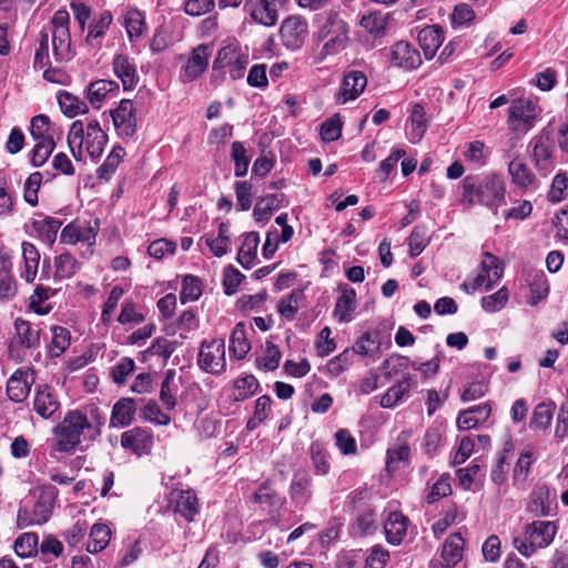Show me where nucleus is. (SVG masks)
<instances>
[{
	"mask_svg": "<svg viewBox=\"0 0 568 568\" xmlns=\"http://www.w3.org/2000/svg\"><path fill=\"white\" fill-rule=\"evenodd\" d=\"M104 410L95 403L83 409L69 410L52 428L50 448L52 452L74 454L83 442H92L102 434Z\"/></svg>",
	"mask_w": 568,
	"mask_h": 568,
	"instance_id": "f257e3e1",
	"label": "nucleus"
},
{
	"mask_svg": "<svg viewBox=\"0 0 568 568\" xmlns=\"http://www.w3.org/2000/svg\"><path fill=\"white\" fill-rule=\"evenodd\" d=\"M462 201L471 206L480 204L494 210L505 204L506 186L496 174L468 175L462 182Z\"/></svg>",
	"mask_w": 568,
	"mask_h": 568,
	"instance_id": "f03ea898",
	"label": "nucleus"
},
{
	"mask_svg": "<svg viewBox=\"0 0 568 568\" xmlns=\"http://www.w3.org/2000/svg\"><path fill=\"white\" fill-rule=\"evenodd\" d=\"M557 532L554 521L535 520L526 525L524 536L514 537L515 548L525 557H530L537 548L548 547Z\"/></svg>",
	"mask_w": 568,
	"mask_h": 568,
	"instance_id": "7ed1b4c3",
	"label": "nucleus"
},
{
	"mask_svg": "<svg viewBox=\"0 0 568 568\" xmlns=\"http://www.w3.org/2000/svg\"><path fill=\"white\" fill-rule=\"evenodd\" d=\"M79 139L81 145H85V150L92 160L101 158L106 143V133L98 120L88 123L85 134L82 122L74 121L69 131L68 142L71 145Z\"/></svg>",
	"mask_w": 568,
	"mask_h": 568,
	"instance_id": "20e7f679",
	"label": "nucleus"
},
{
	"mask_svg": "<svg viewBox=\"0 0 568 568\" xmlns=\"http://www.w3.org/2000/svg\"><path fill=\"white\" fill-rule=\"evenodd\" d=\"M58 496V490L52 485H43L39 488L38 499L30 514L27 509L20 508L18 511V523L21 526L42 525L51 516Z\"/></svg>",
	"mask_w": 568,
	"mask_h": 568,
	"instance_id": "39448f33",
	"label": "nucleus"
},
{
	"mask_svg": "<svg viewBox=\"0 0 568 568\" xmlns=\"http://www.w3.org/2000/svg\"><path fill=\"white\" fill-rule=\"evenodd\" d=\"M503 274L504 266L498 257L486 252L483 255L478 274L471 282H464L460 288L468 294L476 292L480 287H485L486 291H489L501 278Z\"/></svg>",
	"mask_w": 568,
	"mask_h": 568,
	"instance_id": "423d86ee",
	"label": "nucleus"
},
{
	"mask_svg": "<svg viewBox=\"0 0 568 568\" xmlns=\"http://www.w3.org/2000/svg\"><path fill=\"white\" fill-rule=\"evenodd\" d=\"M100 230V221L94 220H74L65 225L60 235V241L65 244H77L79 242L87 243L88 248L83 256L89 257L92 255V246L95 244V237Z\"/></svg>",
	"mask_w": 568,
	"mask_h": 568,
	"instance_id": "0eeeda50",
	"label": "nucleus"
},
{
	"mask_svg": "<svg viewBox=\"0 0 568 568\" xmlns=\"http://www.w3.org/2000/svg\"><path fill=\"white\" fill-rule=\"evenodd\" d=\"M69 13L58 10L47 30L51 36V45L57 61H67L71 58V39L69 32Z\"/></svg>",
	"mask_w": 568,
	"mask_h": 568,
	"instance_id": "6e6552de",
	"label": "nucleus"
},
{
	"mask_svg": "<svg viewBox=\"0 0 568 568\" xmlns=\"http://www.w3.org/2000/svg\"><path fill=\"white\" fill-rule=\"evenodd\" d=\"M250 62L246 51H243L239 43L233 42L222 47L213 62L214 70L227 68L230 77L233 80L243 78L245 69Z\"/></svg>",
	"mask_w": 568,
	"mask_h": 568,
	"instance_id": "1a4fd4ad",
	"label": "nucleus"
},
{
	"mask_svg": "<svg viewBox=\"0 0 568 568\" xmlns=\"http://www.w3.org/2000/svg\"><path fill=\"white\" fill-rule=\"evenodd\" d=\"M539 114L538 105L530 99H516L508 109L507 124L514 132H527L534 128Z\"/></svg>",
	"mask_w": 568,
	"mask_h": 568,
	"instance_id": "9d476101",
	"label": "nucleus"
},
{
	"mask_svg": "<svg viewBox=\"0 0 568 568\" xmlns=\"http://www.w3.org/2000/svg\"><path fill=\"white\" fill-rule=\"evenodd\" d=\"M200 368L212 375H220L225 371L224 339L203 341L197 355Z\"/></svg>",
	"mask_w": 568,
	"mask_h": 568,
	"instance_id": "9b49d317",
	"label": "nucleus"
},
{
	"mask_svg": "<svg viewBox=\"0 0 568 568\" xmlns=\"http://www.w3.org/2000/svg\"><path fill=\"white\" fill-rule=\"evenodd\" d=\"M322 32L327 38L323 45L324 54H334L343 50L348 42L347 23L339 18L338 13L331 11L323 26Z\"/></svg>",
	"mask_w": 568,
	"mask_h": 568,
	"instance_id": "f8f14e48",
	"label": "nucleus"
},
{
	"mask_svg": "<svg viewBox=\"0 0 568 568\" xmlns=\"http://www.w3.org/2000/svg\"><path fill=\"white\" fill-rule=\"evenodd\" d=\"M244 11L257 24L274 27L278 20V0H245Z\"/></svg>",
	"mask_w": 568,
	"mask_h": 568,
	"instance_id": "ddd939ff",
	"label": "nucleus"
},
{
	"mask_svg": "<svg viewBox=\"0 0 568 568\" xmlns=\"http://www.w3.org/2000/svg\"><path fill=\"white\" fill-rule=\"evenodd\" d=\"M307 22L297 16L286 18L280 28V36L283 45L293 51L303 45L307 37Z\"/></svg>",
	"mask_w": 568,
	"mask_h": 568,
	"instance_id": "4468645a",
	"label": "nucleus"
},
{
	"mask_svg": "<svg viewBox=\"0 0 568 568\" xmlns=\"http://www.w3.org/2000/svg\"><path fill=\"white\" fill-rule=\"evenodd\" d=\"M532 158L536 169L544 175L550 173L555 166L554 145L550 134L542 131L531 141Z\"/></svg>",
	"mask_w": 568,
	"mask_h": 568,
	"instance_id": "2eb2a0df",
	"label": "nucleus"
},
{
	"mask_svg": "<svg viewBox=\"0 0 568 568\" xmlns=\"http://www.w3.org/2000/svg\"><path fill=\"white\" fill-rule=\"evenodd\" d=\"M388 59L393 67L404 70H414L422 64L419 51L404 40L395 42L389 48Z\"/></svg>",
	"mask_w": 568,
	"mask_h": 568,
	"instance_id": "dca6fc26",
	"label": "nucleus"
},
{
	"mask_svg": "<svg viewBox=\"0 0 568 568\" xmlns=\"http://www.w3.org/2000/svg\"><path fill=\"white\" fill-rule=\"evenodd\" d=\"M16 336L9 345V353L12 357L20 356L18 345L27 348H36L40 344V331L31 326L28 321L17 318L14 321Z\"/></svg>",
	"mask_w": 568,
	"mask_h": 568,
	"instance_id": "f3484780",
	"label": "nucleus"
},
{
	"mask_svg": "<svg viewBox=\"0 0 568 568\" xmlns=\"http://www.w3.org/2000/svg\"><path fill=\"white\" fill-rule=\"evenodd\" d=\"M154 444L152 432L141 427H134L121 435V446L130 449L138 456L146 455Z\"/></svg>",
	"mask_w": 568,
	"mask_h": 568,
	"instance_id": "a211bd4d",
	"label": "nucleus"
},
{
	"mask_svg": "<svg viewBox=\"0 0 568 568\" xmlns=\"http://www.w3.org/2000/svg\"><path fill=\"white\" fill-rule=\"evenodd\" d=\"M367 85V78L364 72L351 70L344 74L339 91L336 95L338 103H346L357 99Z\"/></svg>",
	"mask_w": 568,
	"mask_h": 568,
	"instance_id": "6ab92c4d",
	"label": "nucleus"
},
{
	"mask_svg": "<svg viewBox=\"0 0 568 568\" xmlns=\"http://www.w3.org/2000/svg\"><path fill=\"white\" fill-rule=\"evenodd\" d=\"M30 369H17L7 382V396L14 403H22L27 399L33 383Z\"/></svg>",
	"mask_w": 568,
	"mask_h": 568,
	"instance_id": "aec40b11",
	"label": "nucleus"
},
{
	"mask_svg": "<svg viewBox=\"0 0 568 568\" xmlns=\"http://www.w3.org/2000/svg\"><path fill=\"white\" fill-rule=\"evenodd\" d=\"M113 125L121 136H131L135 132V118L133 113V103L131 100L123 99L120 105L109 112Z\"/></svg>",
	"mask_w": 568,
	"mask_h": 568,
	"instance_id": "412c9836",
	"label": "nucleus"
},
{
	"mask_svg": "<svg viewBox=\"0 0 568 568\" xmlns=\"http://www.w3.org/2000/svg\"><path fill=\"white\" fill-rule=\"evenodd\" d=\"M526 510L535 517H547L554 515L550 489L546 485L536 486L529 495Z\"/></svg>",
	"mask_w": 568,
	"mask_h": 568,
	"instance_id": "4be33fe9",
	"label": "nucleus"
},
{
	"mask_svg": "<svg viewBox=\"0 0 568 568\" xmlns=\"http://www.w3.org/2000/svg\"><path fill=\"white\" fill-rule=\"evenodd\" d=\"M209 52L207 47L200 44L193 49L192 54L186 61L182 72L181 79L183 82H191L199 78L207 68Z\"/></svg>",
	"mask_w": 568,
	"mask_h": 568,
	"instance_id": "5701e85b",
	"label": "nucleus"
},
{
	"mask_svg": "<svg viewBox=\"0 0 568 568\" xmlns=\"http://www.w3.org/2000/svg\"><path fill=\"white\" fill-rule=\"evenodd\" d=\"M172 501L174 503V513L179 514L187 521H193L199 513V501L193 490H176L172 493Z\"/></svg>",
	"mask_w": 568,
	"mask_h": 568,
	"instance_id": "b1692460",
	"label": "nucleus"
},
{
	"mask_svg": "<svg viewBox=\"0 0 568 568\" xmlns=\"http://www.w3.org/2000/svg\"><path fill=\"white\" fill-rule=\"evenodd\" d=\"M491 414L489 403H481L467 409L460 410L457 416V425L460 429L467 430L485 423Z\"/></svg>",
	"mask_w": 568,
	"mask_h": 568,
	"instance_id": "393cba45",
	"label": "nucleus"
},
{
	"mask_svg": "<svg viewBox=\"0 0 568 568\" xmlns=\"http://www.w3.org/2000/svg\"><path fill=\"white\" fill-rule=\"evenodd\" d=\"M60 407L52 389L48 385H41L37 388L33 409L44 419L50 418Z\"/></svg>",
	"mask_w": 568,
	"mask_h": 568,
	"instance_id": "a878e982",
	"label": "nucleus"
},
{
	"mask_svg": "<svg viewBox=\"0 0 568 568\" xmlns=\"http://www.w3.org/2000/svg\"><path fill=\"white\" fill-rule=\"evenodd\" d=\"M443 41L444 34L439 26H428L418 32V42L427 60L435 57Z\"/></svg>",
	"mask_w": 568,
	"mask_h": 568,
	"instance_id": "bb28decb",
	"label": "nucleus"
},
{
	"mask_svg": "<svg viewBox=\"0 0 568 568\" xmlns=\"http://www.w3.org/2000/svg\"><path fill=\"white\" fill-rule=\"evenodd\" d=\"M339 291L341 296L335 304L334 317L337 318L338 322L348 323L352 321L351 314L356 307V292L346 284L341 285Z\"/></svg>",
	"mask_w": 568,
	"mask_h": 568,
	"instance_id": "cd10ccee",
	"label": "nucleus"
},
{
	"mask_svg": "<svg viewBox=\"0 0 568 568\" xmlns=\"http://www.w3.org/2000/svg\"><path fill=\"white\" fill-rule=\"evenodd\" d=\"M292 501L303 508L312 498V478L307 474H295L290 485Z\"/></svg>",
	"mask_w": 568,
	"mask_h": 568,
	"instance_id": "c85d7f7f",
	"label": "nucleus"
},
{
	"mask_svg": "<svg viewBox=\"0 0 568 568\" xmlns=\"http://www.w3.org/2000/svg\"><path fill=\"white\" fill-rule=\"evenodd\" d=\"M408 518L399 511H390L385 524L384 530L386 539L392 545H399L407 531Z\"/></svg>",
	"mask_w": 568,
	"mask_h": 568,
	"instance_id": "c756f323",
	"label": "nucleus"
},
{
	"mask_svg": "<svg viewBox=\"0 0 568 568\" xmlns=\"http://www.w3.org/2000/svg\"><path fill=\"white\" fill-rule=\"evenodd\" d=\"M113 72L121 80L123 89L131 90L136 85L138 75L134 63L128 55L118 54L113 59Z\"/></svg>",
	"mask_w": 568,
	"mask_h": 568,
	"instance_id": "7c9ffc66",
	"label": "nucleus"
},
{
	"mask_svg": "<svg viewBox=\"0 0 568 568\" xmlns=\"http://www.w3.org/2000/svg\"><path fill=\"white\" fill-rule=\"evenodd\" d=\"M413 386L412 376L406 374L398 383L387 389L381 398V406L393 408L409 393Z\"/></svg>",
	"mask_w": 568,
	"mask_h": 568,
	"instance_id": "2f4dec72",
	"label": "nucleus"
},
{
	"mask_svg": "<svg viewBox=\"0 0 568 568\" xmlns=\"http://www.w3.org/2000/svg\"><path fill=\"white\" fill-rule=\"evenodd\" d=\"M508 172L513 183L523 190H527L536 183L535 174L527 164L519 159H514L509 162Z\"/></svg>",
	"mask_w": 568,
	"mask_h": 568,
	"instance_id": "473e14b6",
	"label": "nucleus"
},
{
	"mask_svg": "<svg viewBox=\"0 0 568 568\" xmlns=\"http://www.w3.org/2000/svg\"><path fill=\"white\" fill-rule=\"evenodd\" d=\"M464 539L460 534L450 535L442 550V558L446 568H455L463 558Z\"/></svg>",
	"mask_w": 568,
	"mask_h": 568,
	"instance_id": "72a5a7b5",
	"label": "nucleus"
},
{
	"mask_svg": "<svg viewBox=\"0 0 568 568\" xmlns=\"http://www.w3.org/2000/svg\"><path fill=\"white\" fill-rule=\"evenodd\" d=\"M253 500L256 504L267 505L272 508V519L275 521L278 520V509L282 508L285 504V498L281 497L277 493H275L271 487L264 483L261 485L258 490L254 494Z\"/></svg>",
	"mask_w": 568,
	"mask_h": 568,
	"instance_id": "f704fd0d",
	"label": "nucleus"
},
{
	"mask_svg": "<svg viewBox=\"0 0 568 568\" xmlns=\"http://www.w3.org/2000/svg\"><path fill=\"white\" fill-rule=\"evenodd\" d=\"M30 134L36 142L43 140H54L58 129L51 123L44 114H38L31 119Z\"/></svg>",
	"mask_w": 568,
	"mask_h": 568,
	"instance_id": "c9c22d12",
	"label": "nucleus"
},
{
	"mask_svg": "<svg viewBox=\"0 0 568 568\" xmlns=\"http://www.w3.org/2000/svg\"><path fill=\"white\" fill-rule=\"evenodd\" d=\"M409 121H410L409 140L413 143H417L422 140V138L424 136V134L428 128V119L426 118V112L422 104L415 103L412 106Z\"/></svg>",
	"mask_w": 568,
	"mask_h": 568,
	"instance_id": "e433bc0d",
	"label": "nucleus"
},
{
	"mask_svg": "<svg viewBox=\"0 0 568 568\" xmlns=\"http://www.w3.org/2000/svg\"><path fill=\"white\" fill-rule=\"evenodd\" d=\"M22 257L24 261V271L21 276L28 283H32L38 273V266L40 262V254L37 247L30 242H23L22 245Z\"/></svg>",
	"mask_w": 568,
	"mask_h": 568,
	"instance_id": "4c0bfd02",
	"label": "nucleus"
},
{
	"mask_svg": "<svg viewBox=\"0 0 568 568\" xmlns=\"http://www.w3.org/2000/svg\"><path fill=\"white\" fill-rule=\"evenodd\" d=\"M61 225L62 222L52 216H44L43 219L32 222L33 230L39 234L40 239L49 245L55 242Z\"/></svg>",
	"mask_w": 568,
	"mask_h": 568,
	"instance_id": "58836bf2",
	"label": "nucleus"
},
{
	"mask_svg": "<svg viewBox=\"0 0 568 568\" xmlns=\"http://www.w3.org/2000/svg\"><path fill=\"white\" fill-rule=\"evenodd\" d=\"M529 285V298L528 303L531 306L537 305L540 301L547 297L549 292V285L546 278V275L542 271H536L529 274L528 278Z\"/></svg>",
	"mask_w": 568,
	"mask_h": 568,
	"instance_id": "ea45409f",
	"label": "nucleus"
},
{
	"mask_svg": "<svg viewBox=\"0 0 568 568\" xmlns=\"http://www.w3.org/2000/svg\"><path fill=\"white\" fill-rule=\"evenodd\" d=\"M135 410L136 406L132 398H121L113 406L111 423L113 425L126 426L133 420Z\"/></svg>",
	"mask_w": 568,
	"mask_h": 568,
	"instance_id": "a19ab883",
	"label": "nucleus"
},
{
	"mask_svg": "<svg viewBox=\"0 0 568 568\" xmlns=\"http://www.w3.org/2000/svg\"><path fill=\"white\" fill-rule=\"evenodd\" d=\"M260 243V236L256 232H250L244 235L243 243L237 253V262L244 267L250 268L256 257V250Z\"/></svg>",
	"mask_w": 568,
	"mask_h": 568,
	"instance_id": "79ce46f5",
	"label": "nucleus"
},
{
	"mask_svg": "<svg viewBox=\"0 0 568 568\" xmlns=\"http://www.w3.org/2000/svg\"><path fill=\"white\" fill-rule=\"evenodd\" d=\"M556 404L554 402H542L536 405L530 419L531 429H547L552 420Z\"/></svg>",
	"mask_w": 568,
	"mask_h": 568,
	"instance_id": "37998d69",
	"label": "nucleus"
},
{
	"mask_svg": "<svg viewBox=\"0 0 568 568\" xmlns=\"http://www.w3.org/2000/svg\"><path fill=\"white\" fill-rule=\"evenodd\" d=\"M251 344L246 338L245 325L240 322L235 325L230 337V351L235 358L242 359L250 352Z\"/></svg>",
	"mask_w": 568,
	"mask_h": 568,
	"instance_id": "c03bdc74",
	"label": "nucleus"
},
{
	"mask_svg": "<svg viewBox=\"0 0 568 568\" xmlns=\"http://www.w3.org/2000/svg\"><path fill=\"white\" fill-rule=\"evenodd\" d=\"M128 37L130 41L138 40L145 28V19L141 11L136 9H131L125 12L123 16V22Z\"/></svg>",
	"mask_w": 568,
	"mask_h": 568,
	"instance_id": "a18cd8bd",
	"label": "nucleus"
},
{
	"mask_svg": "<svg viewBox=\"0 0 568 568\" xmlns=\"http://www.w3.org/2000/svg\"><path fill=\"white\" fill-rule=\"evenodd\" d=\"M61 111L69 118L88 111L87 103L67 91H59L57 94Z\"/></svg>",
	"mask_w": 568,
	"mask_h": 568,
	"instance_id": "49530a36",
	"label": "nucleus"
},
{
	"mask_svg": "<svg viewBox=\"0 0 568 568\" xmlns=\"http://www.w3.org/2000/svg\"><path fill=\"white\" fill-rule=\"evenodd\" d=\"M258 381L253 375H245L234 381L232 399L243 402L255 394L258 388Z\"/></svg>",
	"mask_w": 568,
	"mask_h": 568,
	"instance_id": "de8ad7c7",
	"label": "nucleus"
},
{
	"mask_svg": "<svg viewBox=\"0 0 568 568\" xmlns=\"http://www.w3.org/2000/svg\"><path fill=\"white\" fill-rule=\"evenodd\" d=\"M381 343L377 333L365 332L356 341L351 352L362 356H374L379 353Z\"/></svg>",
	"mask_w": 568,
	"mask_h": 568,
	"instance_id": "09e8293b",
	"label": "nucleus"
},
{
	"mask_svg": "<svg viewBox=\"0 0 568 568\" xmlns=\"http://www.w3.org/2000/svg\"><path fill=\"white\" fill-rule=\"evenodd\" d=\"M14 551L21 558L37 556L39 552V538L34 532H24L14 541Z\"/></svg>",
	"mask_w": 568,
	"mask_h": 568,
	"instance_id": "8fccbe9b",
	"label": "nucleus"
},
{
	"mask_svg": "<svg viewBox=\"0 0 568 568\" xmlns=\"http://www.w3.org/2000/svg\"><path fill=\"white\" fill-rule=\"evenodd\" d=\"M80 262L69 252L61 253L55 257V276L70 278L80 270Z\"/></svg>",
	"mask_w": 568,
	"mask_h": 568,
	"instance_id": "3c124183",
	"label": "nucleus"
},
{
	"mask_svg": "<svg viewBox=\"0 0 568 568\" xmlns=\"http://www.w3.org/2000/svg\"><path fill=\"white\" fill-rule=\"evenodd\" d=\"M429 243V235H428V229L424 224L416 225L409 237H408V246H409V254L412 257L418 256L425 247Z\"/></svg>",
	"mask_w": 568,
	"mask_h": 568,
	"instance_id": "603ef678",
	"label": "nucleus"
},
{
	"mask_svg": "<svg viewBox=\"0 0 568 568\" xmlns=\"http://www.w3.org/2000/svg\"><path fill=\"white\" fill-rule=\"evenodd\" d=\"M534 462L532 454L529 452L521 453L513 470V484L518 488H525L531 464Z\"/></svg>",
	"mask_w": 568,
	"mask_h": 568,
	"instance_id": "864d4df0",
	"label": "nucleus"
},
{
	"mask_svg": "<svg viewBox=\"0 0 568 568\" xmlns=\"http://www.w3.org/2000/svg\"><path fill=\"white\" fill-rule=\"evenodd\" d=\"M510 450L505 448L496 456L495 464L491 467L490 479L496 485H503L507 480Z\"/></svg>",
	"mask_w": 568,
	"mask_h": 568,
	"instance_id": "5fc2aeb1",
	"label": "nucleus"
},
{
	"mask_svg": "<svg viewBox=\"0 0 568 568\" xmlns=\"http://www.w3.org/2000/svg\"><path fill=\"white\" fill-rule=\"evenodd\" d=\"M71 335L68 328L62 326L52 327V341L49 347L50 355L59 357L70 346Z\"/></svg>",
	"mask_w": 568,
	"mask_h": 568,
	"instance_id": "6e6d98bb",
	"label": "nucleus"
},
{
	"mask_svg": "<svg viewBox=\"0 0 568 568\" xmlns=\"http://www.w3.org/2000/svg\"><path fill=\"white\" fill-rule=\"evenodd\" d=\"M311 460L316 475L325 476L329 471V463L327 460V453L320 442H313L310 446Z\"/></svg>",
	"mask_w": 568,
	"mask_h": 568,
	"instance_id": "4d7b16f0",
	"label": "nucleus"
},
{
	"mask_svg": "<svg viewBox=\"0 0 568 568\" xmlns=\"http://www.w3.org/2000/svg\"><path fill=\"white\" fill-rule=\"evenodd\" d=\"M106 548V525L95 523L90 530L87 550L92 554L100 552Z\"/></svg>",
	"mask_w": 568,
	"mask_h": 568,
	"instance_id": "13d9d810",
	"label": "nucleus"
},
{
	"mask_svg": "<svg viewBox=\"0 0 568 568\" xmlns=\"http://www.w3.org/2000/svg\"><path fill=\"white\" fill-rule=\"evenodd\" d=\"M202 295V283L199 277L186 275L182 282V290L180 292V301L185 304L194 302Z\"/></svg>",
	"mask_w": 568,
	"mask_h": 568,
	"instance_id": "bf43d9fd",
	"label": "nucleus"
},
{
	"mask_svg": "<svg viewBox=\"0 0 568 568\" xmlns=\"http://www.w3.org/2000/svg\"><path fill=\"white\" fill-rule=\"evenodd\" d=\"M175 379V371L169 369L161 384L160 399L168 409H173L176 405L175 393L176 387H173Z\"/></svg>",
	"mask_w": 568,
	"mask_h": 568,
	"instance_id": "052dcab7",
	"label": "nucleus"
},
{
	"mask_svg": "<svg viewBox=\"0 0 568 568\" xmlns=\"http://www.w3.org/2000/svg\"><path fill=\"white\" fill-rule=\"evenodd\" d=\"M361 26L374 38H378L385 33L387 20L382 12H372L362 18Z\"/></svg>",
	"mask_w": 568,
	"mask_h": 568,
	"instance_id": "680f3d73",
	"label": "nucleus"
},
{
	"mask_svg": "<svg viewBox=\"0 0 568 568\" xmlns=\"http://www.w3.org/2000/svg\"><path fill=\"white\" fill-rule=\"evenodd\" d=\"M278 200L277 195L271 194L267 195L260 201L256 202L253 216L256 222H267L273 213V211L277 207Z\"/></svg>",
	"mask_w": 568,
	"mask_h": 568,
	"instance_id": "e2e57ef3",
	"label": "nucleus"
},
{
	"mask_svg": "<svg viewBox=\"0 0 568 568\" xmlns=\"http://www.w3.org/2000/svg\"><path fill=\"white\" fill-rule=\"evenodd\" d=\"M231 159L234 162L235 176H244L247 173L250 158L246 155L243 143L239 141L232 143Z\"/></svg>",
	"mask_w": 568,
	"mask_h": 568,
	"instance_id": "0e129e2a",
	"label": "nucleus"
},
{
	"mask_svg": "<svg viewBox=\"0 0 568 568\" xmlns=\"http://www.w3.org/2000/svg\"><path fill=\"white\" fill-rule=\"evenodd\" d=\"M303 296V291L294 290L287 297H284L278 302V313L287 320H293L297 313L298 304Z\"/></svg>",
	"mask_w": 568,
	"mask_h": 568,
	"instance_id": "69168bd1",
	"label": "nucleus"
},
{
	"mask_svg": "<svg viewBox=\"0 0 568 568\" xmlns=\"http://www.w3.org/2000/svg\"><path fill=\"white\" fill-rule=\"evenodd\" d=\"M55 148V141L54 140H43L36 142V145L32 149L31 152V164L34 168L42 166L50 155L52 154L53 150Z\"/></svg>",
	"mask_w": 568,
	"mask_h": 568,
	"instance_id": "338daca9",
	"label": "nucleus"
},
{
	"mask_svg": "<svg viewBox=\"0 0 568 568\" xmlns=\"http://www.w3.org/2000/svg\"><path fill=\"white\" fill-rule=\"evenodd\" d=\"M568 194V175L566 173H558L555 175L550 191L548 192V200L552 203L561 202Z\"/></svg>",
	"mask_w": 568,
	"mask_h": 568,
	"instance_id": "774afa93",
	"label": "nucleus"
}]
</instances>
